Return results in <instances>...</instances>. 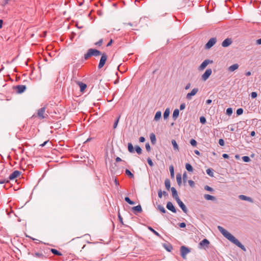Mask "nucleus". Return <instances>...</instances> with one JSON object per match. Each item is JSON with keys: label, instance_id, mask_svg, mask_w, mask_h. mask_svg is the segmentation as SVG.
I'll return each mask as SVG.
<instances>
[{"label": "nucleus", "instance_id": "46", "mask_svg": "<svg viewBox=\"0 0 261 261\" xmlns=\"http://www.w3.org/2000/svg\"><path fill=\"white\" fill-rule=\"evenodd\" d=\"M147 163L149 164V165L151 167H152L153 166V163L151 160V159L150 158H148L147 160Z\"/></svg>", "mask_w": 261, "mask_h": 261}, {"label": "nucleus", "instance_id": "57", "mask_svg": "<svg viewBox=\"0 0 261 261\" xmlns=\"http://www.w3.org/2000/svg\"><path fill=\"white\" fill-rule=\"evenodd\" d=\"M9 182V180H6V179H2V180H0V184H4L5 182Z\"/></svg>", "mask_w": 261, "mask_h": 261}, {"label": "nucleus", "instance_id": "34", "mask_svg": "<svg viewBox=\"0 0 261 261\" xmlns=\"http://www.w3.org/2000/svg\"><path fill=\"white\" fill-rule=\"evenodd\" d=\"M206 173L211 177L214 176V173L213 169L208 168L206 170Z\"/></svg>", "mask_w": 261, "mask_h": 261}, {"label": "nucleus", "instance_id": "11", "mask_svg": "<svg viewBox=\"0 0 261 261\" xmlns=\"http://www.w3.org/2000/svg\"><path fill=\"white\" fill-rule=\"evenodd\" d=\"M177 203H178L179 206L181 208V209L182 210L184 213L187 214L188 212V210L186 206V205L184 204V203L180 200L179 198H178L177 200H176Z\"/></svg>", "mask_w": 261, "mask_h": 261}, {"label": "nucleus", "instance_id": "61", "mask_svg": "<svg viewBox=\"0 0 261 261\" xmlns=\"http://www.w3.org/2000/svg\"><path fill=\"white\" fill-rule=\"evenodd\" d=\"M256 44H258V45H260L261 44V38L259 39H257L256 40Z\"/></svg>", "mask_w": 261, "mask_h": 261}, {"label": "nucleus", "instance_id": "62", "mask_svg": "<svg viewBox=\"0 0 261 261\" xmlns=\"http://www.w3.org/2000/svg\"><path fill=\"white\" fill-rule=\"evenodd\" d=\"M212 100L211 99H207L206 101V103L207 105H210L212 103Z\"/></svg>", "mask_w": 261, "mask_h": 261}, {"label": "nucleus", "instance_id": "31", "mask_svg": "<svg viewBox=\"0 0 261 261\" xmlns=\"http://www.w3.org/2000/svg\"><path fill=\"white\" fill-rule=\"evenodd\" d=\"M186 169L189 172H192L193 170V167L189 163H187L186 164Z\"/></svg>", "mask_w": 261, "mask_h": 261}, {"label": "nucleus", "instance_id": "12", "mask_svg": "<svg viewBox=\"0 0 261 261\" xmlns=\"http://www.w3.org/2000/svg\"><path fill=\"white\" fill-rule=\"evenodd\" d=\"M20 175V172L18 170L14 171L9 177L10 180H13Z\"/></svg>", "mask_w": 261, "mask_h": 261}, {"label": "nucleus", "instance_id": "44", "mask_svg": "<svg viewBox=\"0 0 261 261\" xmlns=\"http://www.w3.org/2000/svg\"><path fill=\"white\" fill-rule=\"evenodd\" d=\"M243 113V109L242 108H239L237 110V115H240L242 114Z\"/></svg>", "mask_w": 261, "mask_h": 261}, {"label": "nucleus", "instance_id": "52", "mask_svg": "<svg viewBox=\"0 0 261 261\" xmlns=\"http://www.w3.org/2000/svg\"><path fill=\"white\" fill-rule=\"evenodd\" d=\"M102 39H100L98 42H96L95 43V44L96 45H99V46H100L101 44H102Z\"/></svg>", "mask_w": 261, "mask_h": 261}, {"label": "nucleus", "instance_id": "63", "mask_svg": "<svg viewBox=\"0 0 261 261\" xmlns=\"http://www.w3.org/2000/svg\"><path fill=\"white\" fill-rule=\"evenodd\" d=\"M116 161L117 162H118L122 161V160H121V159L120 158H119V157H117V158H116Z\"/></svg>", "mask_w": 261, "mask_h": 261}, {"label": "nucleus", "instance_id": "5", "mask_svg": "<svg viewBox=\"0 0 261 261\" xmlns=\"http://www.w3.org/2000/svg\"><path fill=\"white\" fill-rule=\"evenodd\" d=\"M101 55V57L98 65L99 69L101 68L104 66L108 58L107 55L105 53H103Z\"/></svg>", "mask_w": 261, "mask_h": 261}, {"label": "nucleus", "instance_id": "54", "mask_svg": "<svg viewBox=\"0 0 261 261\" xmlns=\"http://www.w3.org/2000/svg\"><path fill=\"white\" fill-rule=\"evenodd\" d=\"M162 196H163V193H162V191L161 190H159L158 191V196L160 198H162Z\"/></svg>", "mask_w": 261, "mask_h": 261}, {"label": "nucleus", "instance_id": "6", "mask_svg": "<svg viewBox=\"0 0 261 261\" xmlns=\"http://www.w3.org/2000/svg\"><path fill=\"white\" fill-rule=\"evenodd\" d=\"M212 73V70L211 68L207 69L204 73L202 75L201 79L202 81H206L211 75Z\"/></svg>", "mask_w": 261, "mask_h": 261}, {"label": "nucleus", "instance_id": "8", "mask_svg": "<svg viewBox=\"0 0 261 261\" xmlns=\"http://www.w3.org/2000/svg\"><path fill=\"white\" fill-rule=\"evenodd\" d=\"M198 91V89L197 88H195L192 90V91L188 93L186 95V98L188 100H191L192 99V97L196 94V93Z\"/></svg>", "mask_w": 261, "mask_h": 261}, {"label": "nucleus", "instance_id": "45", "mask_svg": "<svg viewBox=\"0 0 261 261\" xmlns=\"http://www.w3.org/2000/svg\"><path fill=\"white\" fill-rule=\"evenodd\" d=\"M204 189L205 190H206L207 191H210V192H212L214 190L212 188H211L210 186H207V185L204 187Z\"/></svg>", "mask_w": 261, "mask_h": 261}, {"label": "nucleus", "instance_id": "58", "mask_svg": "<svg viewBox=\"0 0 261 261\" xmlns=\"http://www.w3.org/2000/svg\"><path fill=\"white\" fill-rule=\"evenodd\" d=\"M145 141V138H144V137H140V138H139V141H140V142H144Z\"/></svg>", "mask_w": 261, "mask_h": 261}, {"label": "nucleus", "instance_id": "22", "mask_svg": "<svg viewBox=\"0 0 261 261\" xmlns=\"http://www.w3.org/2000/svg\"><path fill=\"white\" fill-rule=\"evenodd\" d=\"M179 110L176 109L174 110L173 113L172 117L174 120H176L179 115Z\"/></svg>", "mask_w": 261, "mask_h": 261}, {"label": "nucleus", "instance_id": "40", "mask_svg": "<svg viewBox=\"0 0 261 261\" xmlns=\"http://www.w3.org/2000/svg\"><path fill=\"white\" fill-rule=\"evenodd\" d=\"M120 116L119 115L117 119L115 120L114 124H113V128L115 129L116 128L118 123L119 122V119H120Z\"/></svg>", "mask_w": 261, "mask_h": 261}, {"label": "nucleus", "instance_id": "53", "mask_svg": "<svg viewBox=\"0 0 261 261\" xmlns=\"http://www.w3.org/2000/svg\"><path fill=\"white\" fill-rule=\"evenodd\" d=\"M185 107H186V105L184 103H182L180 104V105L179 106V109L180 110H182L185 109Z\"/></svg>", "mask_w": 261, "mask_h": 261}, {"label": "nucleus", "instance_id": "49", "mask_svg": "<svg viewBox=\"0 0 261 261\" xmlns=\"http://www.w3.org/2000/svg\"><path fill=\"white\" fill-rule=\"evenodd\" d=\"M219 144L220 146H224V141L222 139H220L219 140Z\"/></svg>", "mask_w": 261, "mask_h": 261}, {"label": "nucleus", "instance_id": "59", "mask_svg": "<svg viewBox=\"0 0 261 261\" xmlns=\"http://www.w3.org/2000/svg\"><path fill=\"white\" fill-rule=\"evenodd\" d=\"M190 87H191V84L188 83L185 87V89L188 90L190 88Z\"/></svg>", "mask_w": 261, "mask_h": 261}, {"label": "nucleus", "instance_id": "55", "mask_svg": "<svg viewBox=\"0 0 261 261\" xmlns=\"http://www.w3.org/2000/svg\"><path fill=\"white\" fill-rule=\"evenodd\" d=\"M188 183L191 187H193L195 185L194 182L192 180H189Z\"/></svg>", "mask_w": 261, "mask_h": 261}, {"label": "nucleus", "instance_id": "15", "mask_svg": "<svg viewBox=\"0 0 261 261\" xmlns=\"http://www.w3.org/2000/svg\"><path fill=\"white\" fill-rule=\"evenodd\" d=\"M239 198L240 199H241L242 200H245V201H249L250 202H253V200L251 197L246 196L244 195H240L239 196Z\"/></svg>", "mask_w": 261, "mask_h": 261}, {"label": "nucleus", "instance_id": "42", "mask_svg": "<svg viewBox=\"0 0 261 261\" xmlns=\"http://www.w3.org/2000/svg\"><path fill=\"white\" fill-rule=\"evenodd\" d=\"M242 159L244 162H249L251 161L250 158L248 156H243Z\"/></svg>", "mask_w": 261, "mask_h": 261}, {"label": "nucleus", "instance_id": "56", "mask_svg": "<svg viewBox=\"0 0 261 261\" xmlns=\"http://www.w3.org/2000/svg\"><path fill=\"white\" fill-rule=\"evenodd\" d=\"M179 226L180 228H185L186 226V224L184 222H182L179 224Z\"/></svg>", "mask_w": 261, "mask_h": 261}, {"label": "nucleus", "instance_id": "28", "mask_svg": "<svg viewBox=\"0 0 261 261\" xmlns=\"http://www.w3.org/2000/svg\"><path fill=\"white\" fill-rule=\"evenodd\" d=\"M169 114H170V109H169V108H167L165 110V111L164 113V114H163L164 118L165 119H167L169 117Z\"/></svg>", "mask_w": 261, "mask_h": 261}, {"label": "nucleus", "instance_id": "23", "mask_svg": "<svg viewBox=\"0 0 261 261\" xmlns=\"http://www.w3.org/2000/svg\"><path fill=\"white\" fill-rule=\"evenodd\" d=\"M204 198L207 200H216V198L215 196L209 195V194H205L204 195Z\"/></svg>", "mask_w": 261, "mask_h": 261}, {"label": "nucleus", "instance_id": "35", "mask_svg": "<svg viewBox=\"0 0 261 261\" xmlns=\"http://www.w3.org/2000/svg\"><path fill=\"white\" fill-rule=\"evenodd\" d=\"M164 247L169 252L172 249V246L170 244H164Z\"/></svg>", "mask_w": 261, "mask_h": 261}, {"label": "nucleus", "instance_id": "38", "mask_svg": "<svg viewBox=\"0 0 261 261\" xmlns=\"http://www.w3.org/2000/svg\"><path fill=\"white\" fill-rule=\"evenodd\" d=\"M233 110L231 108H228L226 109V114L228 116H231L232 114Z\"/></svg>", "mask_w": 261, "mask_h": 261}, {"label": "nucleus", "instance_id": "1", "mask_svg": "<svg viewBox=\"0 0 261 261\" xmlns=\"http://www.w3.org/2000/svg\"><path fill=\"white\" fill-rule=\"evenodd\" d=\"M217 228L219 231L222 233V234L230 242L234 244L238 247L240 248L244 251H246L245 246L242 244H241L240 242L233 235H232L228 231L225 229L223 227L221 226H218Z\"/></svg>", "mask_w": 261, "mask_h": 261}, {"label": "nucleus", "instance_id": "19", "mask_svg": "<svg viewBox=\"0 0 261 261\" xmlns=\"http://www.w3.org/2000/svg\"><path fill=\"white\" fill-rule=\"evenodd\" d=\"M239 67V66L238 64H234L228 67V71L230 72H233L238 69Z\"/></svg>", "mask_w": 261, "mask_h": 261}, {"label": "nucleus", "instance_id": "13", "mask_svg": "<svg viewBox=\"0 0 261 261\" xmlns=\"http://www.w3.org/2000/svg\"><path fill=\"white\" fill-rule=\"evenodd\" d=\"M166 207L168 210L171 211L172 212H173L174 213H176V210L171 202H170V201L168 202L167 203Z\"/></svg>", "mask_w": 261, "mask_h": 261}, {"label": "nucleus", "instance_id": "20", "mask_svg": "<svg viewBox=\"0 0 261 261\" xmlns=\"http://www.w3.org/2000/svg\"><path fill=\"white\" fill-rule=\"evenodd\" d=\"M78 85L80 88V91L83 92L87 87V85L82 82H78Z\"/></svg>", "mask_w": 261, "mask_h": 261}, {"label": "nucleus", "instance_id": "17", "mask_svg": "<svg viewBox=\"0 0 261 261\" xmlns=\"http://www.w3.org/2000/svg\"><path fill=\"white\" fill-rule=\"evenodd\" d=\"M171 191L172 192V197L175 199V200H177L178 198H179L177 192L174 187L171 188Z\"/></svg>", "mask_w": 261, "mask_h": 261}, {"label": "nucleus", "instance_id": "3", "mask_svg": "<svg viewBox=\"0 0 261 261\" xmlns=\"http://www.w3.org/2000/svg\"><path fill=\"white\" fill-rule=\"evenodd\" d=\"M45 107H42L37 110V113L35 117H37L39 119H43L46 118L48 115L45 113ZM35 115H34V117Z\"/></svg>", "mask_w": 261, "mask_h": 261}, {"label": "nucleus", "instance_id": "26", "mask_svg": "<svg viewBox=\"0 0 261 261\" xmlns=\"http://www.w3.org/2000/svg\"><path fill=\"white\" fill-rule=\"evenodd\" d=\"M176 181H177V184L178 185V186H180L182 184V179H181V175L178 173L176 175Z\"/></svg>", "mask_w": 261, "mask_h": 261}, {"label": "nucleus", "instance_id": "7", "mask_svg": "<svg viewBox=\"0 0 261 261\" xmlns=\"http://www.w3.org/2000/svg\"><path fill=\"white\" fill-rule=\"evenodd\" d=\"M216 38H211L205 44V48L210 49L216 43Z\"/></svg>", "mask_w": 261, "mask_h": 261}, {"label": "nucleus", "instance_id": "37", "mask_svg": "<svg viewBox=\"0 0 261 261\" xmlns=\"http://www.w3.org/2000/svg\"><path fill=\"white\" fill-rule=\"evenodd\" d=\"M135 149L138 154H140L142 153V149L140 146L136 145L135 146Z\"/></svg>", "mask_w": 261, "mask_h": 261}, {"label": "nucleus", "instance_id": "9", "mask_svg": "<svg viewBox=\"0 0 261 261\" xmlns=\"http://www.w3.org/2000/svg\"><path fill=\"white\" fill-rule=\"evenodd\" d=\"M213 63V61L212 60H208V59H206L201 64V65H200V66L198 68V70H203L205 68V67L207 66V65L209 64V63Z\"/></svg>", "mask_w": 261, "mask_h": 261}, {"label": "nucleus", "instance_id": "33", "mask_svg": "<svg viewBox=\"0 0 261 261\" xmlns=\"http://www.w3.org/2000/svg\"><path fill=\"white\" fill-rule=\"evenodd\" d=\"M157 208L161 212L163 213H165L166 212V210L164 207L160 204L158 205Z\"/></svg>", "mask_w": 261, "mask_h": 261}, {"label": "nucleus", "instance_id": "30", "mask_svg": "<svg viewBox=\"0 0 261 261\" xmlns=\"http://www.w3.org/2000/svg\"><path fill=\"white\" fill-rule=\"evenodd\" d=\"M128 150L130 153L134 152V149L133 144L131 143H128Z\"/></svg>", "mask_w": 261, "mask_h": 261}, {"label": "nucleus", "instance_id": "51", "mask_svg": "<svg viewBox=\"0 0 261 261\" xmlns=\"http://www.w3.org/2000/svg\"><path fill=\"white\" fill-rule=\"evenodd\" d=\"M145 148L147 151H149L150 150V146L148 143L145 144Z\"/></svg>", "mask_w": 261, "mask_h": 261}, {"label": "nucleus", "instance_id": "25", "mask_svg": "<svg viewBox=\"0 0 261 261\" xmlns=\"http://www.w3.org/2000/svg\"><path fill=\"white\" fill-rule=\"evenodd\" d=\"M161 116L162 112L161 111L156 112L154 117V120L156 121H158L161 118Z\"/></svg>", "mask_w": 261, "mask_h": 261}, {"label": "nucleus", "instance_id": "43", "mask_svg": "<svg viewBox=\"0 0 261 261\" xmlns=\"http://www.w3.org/2000/svg\"><path fill=\"white\" fill-rule=\"evenodd\" d=\"M190 143L191 144V145L193 146H196V145H197V142L194 139H191L190 141Z\"/></svg>", "mask_w": 261, "mask_h": 261}, {"label": "nucleus", "instance_id": "16", "mask_svg": "<svg viewBox=\"0 0 261 261\" xmlns=\"http://www.w3.org/2000/svg\"><path fill=\"white\" fill-rule=\"evenodd\" d=\"M232 43V41L230 38L225 39L222 43V46L224 47H226L230 45Z\"/></svg>", "mask_w": 261, "mask_h": 261}, {"label": "nucleus", "instance_id": "2", "mask_svg": "<svg viewBox=\"0 0 261 261\" xmlns=\"http://www.w3.org/2000/svg\"><path fill=\"white\" fill-rule=\"evenodd\" d=\"M101 53L99 50L96 49L90 48L88 49L87 53L84 55V58L85 60H87L89 58L92 56H98L101 55Z\"/></svg>", "mask_w": 261, "mask_h": 261}, {"label": "nucleus", "instance_id": "29", "mask_svg": "<svg viewBox=\"0 0 261 261\" xmlns=\"http://www.w3.org/2000/svg\"><path fill=\"white\" fill-rule=\"evenodd\" d=\"M148 229L150 230L152 232H153L155 236L159 238H161V236L154 229H153L151 226H148Z\"/></svg>", "mask_w": 261, "mask_h": 261}, {"label": "nucleus", "instance_id": "4", "mask_svg": "<svg viewBox=\"0 0 261 261\" xmlns=\"http://www.w3.org/2000/svg\"><path fill=\"white\" fill-rule=\"evenodd\" d=\"M180 252L181 256L185 259L186 255L190 252V250L185 246H182L180 247Z\"/></svg>", "mask_w": 261, "mask_h": 261}, {"label": "nucleus", "instance_id": "64", "mask_svg": "<svg viewBox=\"0 0 261 261\" xmlns=\"http://www.w3.org/2000/svg\"><path fill=\"white\" fill-rule=\"evenodd\" d=\"M194 152L196 154L199 155L200 154V152L198 150H194Z\"/></svg>", "mask_w": 261, "mask_h": 261}, {"label": "nucleus", "instance_id": "36", "mask_svg": "<svg viewBox=\"0 0 261 261\" xmlns=\"http://www.w3.org/2000/svg\"><path fill=\"white\" fill-rule=\"evenodd\" d=\"M124 199L126 202H127L128 204L130 205H133L135 204V202L130 200V199L128 197H125Z\"/></svg>", "mask_w": 261, "mask_h": 261}, {"label": "nucleus", "instance_id": "50", "mask_svg": "<svg viewBox=\"0 0 261 261\" xmlns=\"http://www.w3.org/2000/svg\"><path fill=\"white\" fill-rule=\"evenodd\" d=\"M49 142V140L45 141L43 143L39 144V146L44 147L46 144Z\"/></svg>", "mask_w": 261, "mask_h": 261}, {"label": "nucleus", "instance_id": "32", "mask_svg": "<svg viewBox=\"0 0 261 261\" xmlns=\"http://www.w3.org/2000/svg\"><path fill=\"white\" fill-rule=\"evenodd\" d=\"M51 252L52 253H53L55 255L61 256L62 255V253L59 252L58 250L55 249H51Z\"/></svg>", "mask_w": 261, "mask_h": 261}, {"label": "nucleus", "instance_id": "41", "mask_svg": "<svg viewBox=\"0 0 261 261\" xmlns=\"http://www.w3.org/2000/svg\"><path fill=\"white\" fill-rule=\"evenodd\" d=\"M169 171L170 172L171 176L172 177L174 176V167L172 165L170 166L169 167Z\"/></svg>", "mask_w": 261, "mask_h": 261}, {"label": "nucleus", "instance_id": "21", "mask_svg": "<svg viewBox=\"0 0 261 261\" xmlns=\"http://www.w3.org/2000/svg\"><path fill=\"white\" fill-rule=\"evenodd\" d=\"M171 143L173 145L174 150L176 151H179V147L176 141L174 139L172 140Z\"/></svg>", "mask_w": 261, "mask_h": 261}, {"label": "nucleus", "instance_id": "27", "mask_svg": "<svg viewBox=\"0 0 261 261\" xmlns=\"http://www.w3.org/2000/svg\"><path fill=\"white\" fill-rule=\"evenodd\" d=\"M165 186L167 190H169L170 189H171L170 187V181L169 179L167 178L165 180Z\"/></svg>", "mask_w": 261, "mask_h": 261}, {"label": "nucleus", "instance_id": "10", "mask_svg": "<svg viewBox=\"0 0 261 261\" xmlns=\"http://www.w3.org/2000/svg\"><path fill=\"white\" fill-rule=\"evenodd\" d=\"M13 88L17 93H21L26 89V87L24 85H18L14 87Z\"/></svg>", "mask_w": 261, "mask_h": 261}, {"label": "nucleus", "instance_id": "60", "mask_svg": "<svg viewBox=\"0 0 261 261\" xmlns=\"http://www.w3.org/2000/svg\"><path fill=\"white\" fill-rule=\"evenodd\" d=\"M223 158L224 159H228L229 158V155L226 153H224L222 154Z\"/></svg>", "mask_w": 261, "mask_h": 261}, {"label": "nucleus", "instance_id": "18", "mask_svg": "<svg viewBox=\"0 0 261 261\" xmlns=\"http://www.w3.org/2000/svg\"><path fill=\"white\" fill-rule=\"evenodd\" d=\"M132 210L135 214H136L137 213H141L142 211V209L140 205H138L133 207Z\"/></svg>", "mask_w": 261, "mask_h": 261}, {"label": "nucleus", "instance_id": "24", "mask_svg": "<svg viewBox=\"0 0 261 261\" xmlns=\"http://www.w3.org/2000/svg\"><path fill=\"white\" fill-rule=\"evenodd\" d=\"M150 139L152 144H155L156 143V138L154 134L151 133L150 135Z\"/></svg>", "mask_w": 261, "mask_h": 261}, {"label": "nucleus", "instance_id": "14", "mask_svg": "<svg viewBox=\"0 0 261 261\" xmlns=\"http://www.w3.org/2000/svg\"><path fill=\"white\" fill-rule=\"evenodd\" d=\"M210 244V242L206 239H204L202 240L199 244V247L201 248L207 247L208 245Z\"/></svg>", "mask_w": 261, "mask_h": 261}, {"label": "nucleus", "instance_id": "48", "mask_svg": "<svg viewBox=\"0 0 261 261\" xmlns=\"http://www.w3.org/2000/svg\"><path fill=\"white\" fill-rule=\"evenodd\" d=\"M257 94L256 92H252L251 93V96L252 98H255L257 97Z\"/></svg>", "mask_w": 261, "mask_h": 261}, {"label": "nucleus", "instance_id": "39", "mask_svg": "<svg viewBox=\"0 0 261 261\" xmlns=\"http://www.w3.org/2000/svg\"><path fill=\"white\" fill-rule=\"evenodd\" d=\"M125 173L130 178L134 177V174L127 169H125Z\"/></svg>", "mask_w": 261, "mask_h": 261}, {"label": "nucleus", "instance_id": "47", "mask_svg": "<svg viewBox=\"0 0 261 261\" xmlns=\"http://www.w3.org/2000/svg\"><path fill=\"white\" fill-rule=\"evenodd\" d=\"M200 121L201 123L204 124L206 122V119L203 116H201L200 117Z\"/></svg>", "mask_w": 261, "mask_h": 261}]
</instances>
